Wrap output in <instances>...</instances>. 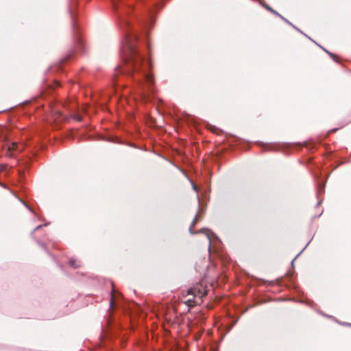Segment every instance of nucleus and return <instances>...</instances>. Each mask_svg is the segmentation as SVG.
I'll return each instance as SVG.
<instances>
[{
    "label": "nucleus",
    "instance_id": "obj_1",
    "mask_svg": "<svg viewBox=\"0 0 351 351\" xmlns=\"http://www.w3.org/2000/svg\"><path fill=\"white\" fill-rule=\"evenodd\" d=\"M112 5L124 32L120 48L123 65L114 69V85L117 88L122 86L121 79L128 77L134 83L138 95L146 100L149 93L153 92L154 77L149 60H146L136 47L138 37L133 21L147 31L153 25L155 12L160 8V1L112 0Z\"/></svg>",
    "mask_w": 351,
    "mask_h": 351
},
{
    "label": "nucleus",
    "instance_id": "obj_2",
    "mask_svg": "<svg viewBox=\"0 0 351 351\" xmlns=\"http://www.w3.org/2000/svg\"><path fill=\"white\" fill-rule=\"evenodd\" d=\"M208 288L205 282L204 281L199 282L187 290L185 296L191 295L192 298H188L184 303L189 308L200 304L202 302V298L208 293Z\"/></svg>",
    "mask_w": 351,
    "mask_h": 351
},
{
    "label": "nucleus",
    "instance_id": "obj_3",
    "mask_svg": "<svg viewBox=\"0 0 351 351\" xmlns=\"http://www.w3.org/2000/svg\"><path fill=\"white\" fill-rule=\"evenodd\" d=\"M70 14L72 18V27L73 30L75 51L82 52L84 49V43L82 38L80 36V32L78 29L77 24L75 19L74 13L71 8L70 9Z\"/></svg>",
    "mask_w": 351,
    "mask_h": 351
},
{
    "label": "nucleus",
    "instance_id": "obj_4",
    "mask_svg": "<svg viewBox=\"0 0 351 351\" xmlns=\"http://www.w3.org/2000/svg\"><path fill=\"white\" fill-rule=\"evenodd\" d=\"M197 232H203L206 235V237L209 241V245L208 247L209 253H210L212 248H217V244L219 245L221 243V241L219 239V237L214 232H213L208 228H202Z\"/></svg>",
    "mask_w": 351,
    "mask_h": 351
},
{
    "label": "nucleus",
    "instance_id": "obj_5",
    "mask_svg": "<svg viewBox=\"0 0 351 351\" xmlns=\"http://www.w3.org/2000/svg\"><path fill=\"white\" fill-rule=\"evenodd\" d=\"M7 146H8V149L10 152H21L22 149L21 146L15 142H8Z\"/></svg>",
    "mask_w": 351,
    "mask_h": 351
},
{
    "label": "nucleus",
    "instance_id": "obj_6",
    "mask_svg": "<svg viewBox=\"0 0 351 351\" xmlns=\"http://www.w3.org/2000/svg\"><path fill=\"white\" fill-rule=\"evenodd\" d=\"M326 181H323L321 178L317 184V198H320L321 194L324 192Z\"/></svg>",
    "mask_w": 351,
    "mask_h": 351
},
{
    "label": "nucleus",
    "instance_id": "obj_7",
    "mask_svg": "<svg viewBox=\"0 0 351 351\" xmlns=\"http://www.w3.org/2000/svg\"><path fill=\"white\" fill-rule=\"evenodd\" d=\"M330 59H332L336 63L340 64L343 65V60L341 57L338 56L337 54L330 52Z\"/></svg>",
    "mask_w": 351,
    "mask_h": 351
},
{
    "label": "nucleus",
    "instance_id": "obj_8",
    "mask_svg": "<svg viewBox=\"0 0 351 351\" xmlns=\"http://www.w3.org/2000/svg\"><path fill=\"white\" fill-rule=\"evenodd\" d=\"M69 263V265L73 268H77L80 266V262L74 258H71Z\"/></svg>",
    "mask_w": 351,
    "mask_h": 351
},
{
    "label": "nucleus",
    "instance_id": "obj_9",
    "mask_svg": "<svg viewBox=\"0 0 351 351\" xmlns=\"http://www.w3.org/2000/svg\"><path fill=\"white\" fill-rule=\"evenodd\" d=\"M330 320H332L340 325L351 327V323L339 322L335 317L330 315Z\"/></svg>",
    "mask_w": 351,
    "mask_h": 351
},
{
    "label": "nucleus",
    "instance_id": "obj_10",
    "mask_svg": "<svg viewBox=\"0 0 351 351\" xmlns=\"http://www.w3.org/2000/svg\"><path fill=\"white\" fill-rule=\"evenodd\" d=\"M198 220V215H196L189 227V232L191 234H195V232L193 231V227L195 226V223L197 222V221Z\"/></svg>",
    "mask_w": 351,
    "mask_h": 351
},
{
    "label": "nucleus",
    "instance_id": "obj_11",
    "mask_svg": "<svg viewBox=\"0 0 351 351\" xmlns=\"http://www.w3.org/2000/svg\"><path fill=\"white\" fill-rule=\"evenodd\" d=\"M116 291L114 289V288H112V291H111V299H110V307H112L113 305H114V300H115V298H116Z\"/></svg>",
    "mask_w": 351,
    "mask_h": 351
},
{
    "label": "nucleus",
    "instance_id": "obj_12",
    "mask_svg": "<svg viewBox=\"0 0 351 351\" xmlns=\"http://www.w3.org/2000/svg\"><path fill=\"white\" fill-rule=\"evenodd\" d=\"M330 162H331L333 157L335 156V154L333 153L331 148H330ZM332 170H333V169L332 168V164L330 163V173L332 172Z\"/></svg>",
    "mask_w": 351,
    "mask_h": 351
},
{
    "label": "nucleus",
    "instance_id": "obj_13",
    "mask_svg": "<svg viewBox=\"0 0 351 351\" xmlns=\"http://www.w3.org/2000/svg\"><path fill=\"white\" fill-rule=\"evenodd\" d=\"M305 143V146L308 148V149H312L314 148L315 147V145L313 143Z\"/></svg>",
    "mask_w": 351,
    "mask_h": 351
},
{
    "label": "nucleus",
    "instance_id": "obj_14",
    "mask_svg": "<svg viewBox=\"0 0 351 351\" xmlns=\"http://www.w3.org/2000/svg\"><path fill=\"white\" fill-rule=\"evenodd\" d=\"M43 226H47V223H45L44 225H39L36 226L31 232L32 234H33L36 231L38 230Z\"/></svg>",
    "mask_w": 351,
    "mask_h": 351
},
{
    "label": "nucleus",
    "instance_id": "obj_15",
    "mask_svg": "<svg viewBox=\"0 0 351 351\" xmlns=\"http://www.w3.org/2000/svg\"><path fill=\"white\" fill-rule=\"evenodd\" d=\"M308 245V243L306 245V246L303 248V250L292 260L291 261V265L293 266V263L295 260L298 258V256H300V254L304 250V249L306 247V246Z\"/></svg>",
    "mask_w": 351,
    "mask_h": 351
},
{
    "label": "nucleus",
    "instance_id": "obj_16",
    "mask_svg": "<svg viewBox=\"0 0 351 351\" xmlns=\"http://www.w3.org/2000/svg\"><path fill=\"white\" fill-rule=\"evenodd\" d=\"M21 202L25 205V206L29 210L31 211L32 213H34V211L32 210V209L24 202H23L21 199Z\"/></svg>",
    "mask_w": 351,
    "mask_h": 351
},
{
    "label": "nucleus",
    "instance_id": "obj_17",
    "mask_svg": "<svg viewBox=\"0 0 351 351\" xmlns=\"http://www.w3.org/2000/svg\"><path fill=\"white\" fill-rule=\"evenodd\" d=\"M283 21H285L289 25H290L291 26H292L294 29H297V27L293 24H292L290 21H289L287 19H285Z\"/></svg>",
    "mask_w": 351,
    "mask_h": 351
},
{
    "label": "nucleus",
    "instance_id": "obj_18",
    "mask_svg": "<svg viewBox=\"0 0 351 351\" xmlns=\"http://www.w3.org/2000/svg\"><path fill=\"white\" fill-rule=\"evenodd\" d=\"M74 119H75V120L78 121H80L82 120V117H81V116H80V115H79V114H75V115L74 116Z\"/></svg>",
    "mask_w": 351,
    "mask_h": 351
},
{
    "label": "nucleus",
    "instance_id": "obj_19",
    "mask_svg": "<svg viewBox=\"0 0 351 351\" xmlns=\"http://www.w3.org/2000/svg\"><path fill=\"white\" fill-rule=\"evenodd\" d=\"M191 184H192V188L195 191H198V187L197 186H196L194 183L191 182Z\"/></svg>",
    "mask_w": 351,
    "mask_h": 351
},
{
    "label": "nucleus",
    "instance_id": "obj_20",
    "mask_svg": "<svg viewBox=\"0 0 351 351\" xmlns=\"http://www.w3.org/2000/svg\"><path fill=\"white\" fill-rule=\"evenodd\" d=\"M265 7V8H266L267 10H269V11H270V12H274V10H273V9H272L271 8H270L269 5H266Z\"/></svg>",
    "mask_w": 351,
    "mask_h": 351
},
{
    "label": "nucleus",
    "instance_id": "obj_21",
    "mask_svg": "<svg viewBox=\"0 0 351 351\" xmlns=\"http://www.w3.org/2000/svg\"><path fill=\"white\" fill-rule=\"evenodd\" d=\"M237 320H235V321L234 322V323H233V324H232V325L228 328V331H230V330L232 328V327L234 326V324H236V323H237Z\"/></svg>",
    "mask_w": 351,
    "mask_h": 351
},
{
    "label": "nucleus",
    "instance_id": "obj_22",
    "mask_svg": "<svg viewBox=\"0 0 351 351\" xmlns=\"http://www.w3.org/2000/svg\"><path fill=\"white\" fill-rule=\"evenodd\" d=\"M73 51L66 56V57L65 58L66 59V60L71 58V56H73Z\"/></svg>",
    "mask_w": 351,
    "mask_h": 351
},
{
    "label": "nucleus",
    "instance_id": "obj_23",
    "mask_svg": "<svg viewBox=\"0 0 351 351\" xmlns=\"http://www.w3.org/2000/svg\"><path fill=\"white\" fill-rule=\"evenodd\" d=\"M338 129H339V128H330V133H332V132H335L337 131V130H338Z\"/></svg>",
    "mask_w": 351,
    "mask_h": 351
},
{
    "label": "nucleus",
    "instance_id": "obj_24",
    "mask_svg": "<svg viewBox=\"0 0 351 351\" xmlns=\"http://www.w3.org/2000/svg\"><path fill=\"white\" fill-rule=\"evenodd\" d=\"M5 166H3V165H0V173H1V171H4V170H5Z\"/></svg>",
    "mask_w": 351,
    "mask_h": 351
},
{
    "label": "nucleus",
    "instance_id": "obj_25",
    "mask_svg": "<svg viewBox=\"0 0 351 351\" xmlns=\"http://www.w3.org/2000/svg\"><path fill=\"white\" fill-rule=\"evenodd\" d=\"M319 313L321 315H322L323 316H324V317H329L328 315H326V314H325V313H322V312H319Z\"/></svg>",
    "mask_w": 351,
    "mask_h": 351
},
{
    "label": "nucleus",
    "instance_id": "obj_26",
    "mask_svg": "<svg viewBox=\"0 0 351 351\" xmlns=\"http://www.w3.org/2000/svg\"><path fill=\"white\" fill-rule=\"evenodd\" d=\"M298 31H299L300 32H301L302 34H303V35H304V36H306V34H305V33H303L301 30H300L298 27L296 29Z\"/></svg>",
    "mask_w": 351,
    "mask_h": 351
},
{
    "label": "nucleus",
    "instance_id": "obj_27",
    "mask_svg": "<svg viewBox=\"0 0 351 351\" xmlns=\"http://www.w3.org/2000/svg\"><path fill=\"white\" fill-rule=\"evenodd\" d=\"M298 31H299L300 32H301L302 34H303V35H304V36H306V34H305V33H303L301 30H300L298 27L296 29Z\"/></svg>",
    "mask_w": 351,
    "mask_h": 351
},
{
    "label": "nucleus",
    "instance_id": "obj_28",
    "mask_svg": "<svg viewBox=\"0 0 351 351\" xmlns=\"http://www.w3.org/2000/svg\"><path fill=\"white\" fill-rule=\"evenodd\" d=\"M278 16H279L280 19H282V20H284L285 18L283 17L282 15H280V14L278 15Z\"/></svg>",
    "mask_w": 351,
    "mask_h": 351
},
{
    "label": "nucleus",
    "instance_id": "obj_29",
    "mask_svg": "<svg viewBox=\"0 0 351 351\" xmlns=\"http://www.w3.org/2000/svg\"><path fill=\"white\" fill-rule=\"evenodd\" d=\"M272 12V13H274V14L277 15V16L279 14V13H278V12H277L276 11H275V10H274V12Z\"/></svg>",
    "mask_w": 351,
    "mask_h": 351
},
{
    "label": "nucleus",
    "instance_id": "obj_30",
    "mask_svg": "<svg viewBox=\"0 0 351 351\" xmlns=\"http://www.w3.org/2000/svg\"><path fill=\"white\" fill-rule=\"evenodd\" d=\"M38 243H39V244H40L43 247H45V246H44V245H43L42 243H40V242L38 241Z\"/></svg>",
    "mask_w": 351,
    "mask_h": 351
},
{
    "label": "nucleus",
    "instance_id": "obj_31",
    "mask_svg": "<svg viewBox=\"0 0 351 351\" xmlns=\"http://www.w3.org/2000/svg\"><path fill=\"white\" fill-rule=\"evenodd\" d=\"M321 202H322V199H319V202H317V206H319L321 204Z\"/></svg>",
    "mask_w": 351,
    "mask_h": 351
},
{
    "label": "nucleus",
    "instance_id": "obj_32",
    "mask_svg": "<svg viewBox=\"0 0 351 351\" xmlns=\"http://www.w3.org/2000/svg\"><path fill=\"white\" fill-rule=\"evenodd\" d=\"M197 198L198 204H200L199 198V197H198V196L197 197Z\"/></svg>",
    "mask_w": 351,
    "mask_h": 351
},
{
    "label": "nucleus",
    "instance_id": "obj_33",
    "mask_svg": "<svg viewBox=\"0 0 351 351\" xmlns=\"http://www.w3.org/2000/svg\"><path fill=\"white\" fill-rule=\"evenodd\" d=\"M146 45H147V48L149 49V43H148V42H147V43H146Z\"/></svg>",
    "mask_w": 351,
    "mask_h": 351
},
{
    "label": "nucleus",
    "instance_id": "obj_34",
    "mask_svg": "<svg viewBox=\"0 0 351 351\" xmlns=\"http://www.w3.org/2000/svg\"><path fill=\"white\" fill-rule=\"evenodd\" d=\"M324 50L327 53H328V54H329V51H328V50H326V49H324Z\"/></svg>",
    "mask_w": 351,
    "mask_h": 351
}]
</instances>
